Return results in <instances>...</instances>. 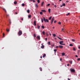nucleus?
I'll return each mask as SVG.
<instances>
[{"mask_svg": "<svg viewBox=\"0 0 80 80\" xmlns=\"http://www.w3.org/2000/svg\"><path fill=\"white\" fill-rule=\"evenodd\" d=\"M59 42L60 45H65V44L63 43V41H60Z\"/></svg>", "mask_w": 80, "mask_h": 80, "instance_id": "obj_3", "label": "nucleus"}, {"mask_svg": "<svg viewBox=\"0 0 80 80\" xmlns=\"http://www.w3.org/2000/svg\"><path fill=\"white\" fill-rule=\"evenodd\" d=\"M70 70L72 72H75V70L73 69H70Z\"/></svg>", "mask_w": 80, "mask_h": 80, "instance_id": "obj_4", "label": "nucleus"}, {"mask_svg": "<svg viewBox=\"0 0 80 80\" xmlns=\"http://www.w3.org/2000/svg\"><path fill=\"white\" fill-rule=\"evenodd\" d=\"M68 80H70V79H69V78H68Z\"/></svg>", "mask_w": 80, "mask_h": 80, "instance_id": "obj_58", "label": "nucleus"}, {"mask_svg": "<svg viewBox=\"0 0 80 80\" xmlns=\"http://www.w3.org/2000/svg\"><path fill=\"white\" fill-rule=\"evenodd\" d=\"M3 37H5V34L4 33H3Z\"/></svg>", "mask_w": 80, "mask_h": 80, "instance_id": "obj_42", "label": "nucleus"}, {"mask_svg": "<svg viewBox=\"0 0 80 80\" xmlns=\"http://www.w3.org/2000/svg\"><path fill=\"white\" fill-rule=\"evenodd\" d=\"M16 14H18L17 12H16Z\"/></svg>", "mask_w": 80, "mask_h": 80, "instance_id": "obj_59", "label": "nucleus"}, {"mask_svg": "<svg viewBox=\"0 0 80 80\" xmlns=\"http://www.w3.org/2000/svg\"><path fill=\"white\" fill-rule=\"evenodd\" d=\"M42 34H43V35H45V32L44 31H43L42 32Z\"/></svg>", "mask_w": 80, "mask_h": 80, "instance_id": "obj_28", "label": "nucleus"}, {"mask_svg": "<svg viewBox=\"0 0 80 80\" xmlns=\"http://www.w3.org/2000/svg\"><path fill=\"white\" fill-rule=\"evenodd\" d=\"M22 6H23V7H24V6H25V4L24 3H22Z\"/></svg>", "mask_w": 80, "mask_h": 80, "instance_id": "obj_35", "label": "nucleus"}, {"mask_svg": "<svg viewBox=\"0 0 80 80\" xmlns=\"http://www.w3.org/2000/svg\"><path fill=\"white\" fill-rule=\"evenodd\" d=\"M62 56H64V55H65V53L64 52L62 53Z\"/></svg>", "mask_w": 80, "mask_h": 80, "instance_id": "obj_14", "label": "nucleus"}, {"mask_svg": "<svg viewBox=\"0 0 80 80\" xmlns=\"http://www.w3.org/2000/svg\"><path fill=\"white\" fill-rule=\"evenodd\" d=\"M54 7H55V8H56L57 7V6L56 5H54Z\"/></svg>", "mask_w": 80, "mask_h": 80, "instance_id": "obj_49", "label": "nucleus"}, {"mask_svg": "<svg viewBox=\"0 0 80 80\" xmlns=\"http://www.w3.org/2000/svg\"><path fill=\"white\" fill-rule=\"evenodd\" d=\"M66 2H67V3H68V1H66Z\"/></svg>", "mask_w": 80, "mask_h": 80, "instance_id": "obj_54", "label": "nucleus"}, {"mask_svg": "<svg viewBox=\"0 0 80 80\" xmlns=\"http://www.w3.org/2000/svg\"><path fill=\"white\" fill-rule=\"evenodd\" d=\"M78 48H79V49H80V47H79Z\"/></svg>", "mask_w": 80, "mask_h": 80, "instance_id": "obj_64", "label": "nucleus"}, {"mask_svg": "<svg viewBox=\"0 0 80 80\" xmlns=\"http://www.w3.org/2000/svg\"><path fill=\"white\" fill-rule=\"evenodd\" d=\"M69 46H70V47H73V45L72 44H70L69 45Z\"/></svg>", "mask_w": 80, "mask_h": 80, "instance_id": "obj_15", "label": "nucleus"}, {"mask_svg": "<svg viewBox=\"0 0 80 80\" xmlns=\"http://www.w3.org/2000/svg\"><path fill=\"white\" fill-rule=\"evenodd\" d=\"M52 28H53V29H54V27H52Z\"/></svg>", "mask_w": 80, "mask_h": 80, "instance_id": "obj_62", "label": "nucleus"}, {"mask_svg": "<svg viewBox=\"0 0 80 80\" xmlns=\"http://www.w3.org/2000/svg\"><path fill=\"white\" fill-rule=\"evenodd\" d=\"M48 43L49 45H50V42H48Z\"/></svg>", "mask_w": 80, "mask_h": 80, "instance_id": "obj_44", "label": "nucleus"}, {"mask_svg": "<svg viewBox=\"0 0 80 80\" xmlns=\"http://www.w3.org/2000/svg\"><path fill=\"white\" fill-rule=\"evenodd\" d=\"M52 16L50 17L49 18V20H50L51 19H52Z\"/></svg>", "mask_w": 80, "mask_h": 80, "instance_id": "obj_24", "label": "nucleus"}, {"mask_svg": "<svg viewBox=\"0 0 80 80\" xmlns=\"http://www.w3.org/2000/svg\"><path fill=\"white\" fill-rule=\"evenodd\" d=\"M36 38H38V40H40V37L39 36H37Z\"/></svg>", "mask_w": 80, "mask_h": 80, "instance_id": "obj_6", "label": "nucleus"}, {"mask_svg": "<svg viewBox=\"0 0 80 80\" xmlns=\"http://www.w3.org/2000/svg\"><path fill=\"white\" fill-rule=\"evenodd\" d=\"M33 2H35V0H33Z\"/></svg>", "mask_w": 80, "mask_h": 80, "instance_id": "obj_51", "label": "nucleus"}, {"mask_svg": "<svg viewBox=\"0 0 80 80\" xmlns=\"http://www.w3.org/2000/svg\"><path fill=\"white\" fill-rule=\"evenodd\" d=\"M40 15H43V12H40Z\"/></svg>", "mask_w": 80, "mask_h": 80, "instance_id": "obj_20", "label": "nucleus"}, {"mask_svg": "<svg viewBox=\"0 0 80 80\" xmlns=\"http://www.w3.org/2000/svg\"><path fill=\"white\" fill-rule=\"evenodd\" d=\"M62 31H64V28H63V29H62Z\"/></svg>", "mask_w": 80, "mask_h": 80, "instance_id": "obj_46", "label": "nucleus"}, {"mask_svg": "<svg viewBox=\"0 0 80 80\" xmlns=\"http://www.w3.org/2000/svg\"><path fill=\"white\" fill-rule=\"evenodd\" d=\"M68 15H70V13H68L67 14H66V16H68Z\"/></svg>", "mask_w": 80, "mask_h": 80, "instance_id": "obj_39", "label": "nucleus"}, {"mask_svg": "<svg viewBox=\"0 0 80 80\" xmlns=\"http://www.w3.org/2000/svg\"><path fill=\"white\" fill-rule=\"evenodd\" d=\"M42 12H46V11L45 10H41Z\"/></svg>", "mask_w": 80, "mask_h": 80, "instance_id": "obj_12", "label": "nucleus"}, {"mask_svg": "<svg viewBox=\"0 0 80 80\" xmlns=\"http://www.w3.org/2000/svg\"><path fill=\"white\" fill-rule=\"evenodd\" d=\"M56 48H58V46H56Z\"/></svg>", "mask_w": 80, "mask_h": 80, "instance_id": "obj_43", "label": "nucleus"}, {"mask_svg": "<svg viewBox=\"0 0 80 80\" xmlns=\"http://www.w3.org/2000/svg\"><path fill=\"white\" fill-rule=\"evenodd\" d=\"M40 71H42V68H40Z\"/></svg>", "mask_w": 80, "mask_h": 80, "instance_id": "obj_31", "label": "nucleus"}, {"mask_svg": "<svg viewBox=\"0 0 80 80\" xmlns=\"http://www.w3.org/2000/svg\"><path fill=\"white\" fill-rule=\"evenodd\" d=\"M34 37H36V34H34Z\"/></svg>", "mask_w": 80, "mask_h": 80, "instance_id": "obj_37", "label": "nucleus"}, {"mask_svg": "<svg viewBox=\"0 0 80 80\" xmlns=\"http://www.w3.org/2000/svg\"><path fill=\"white\" fill-rule=\"evenodd\" d=\"M41 20H42V22H43V19L42 18L41 19Z\"/></svg>", "mask_w": 80, "mask_h": 80, "instance_id": "obj_40", "label": "nucleus"}, {"mask_svg": "<svg viewBox=\"0 0 80 80\" xmlns=\"http://www.w3.org/2000/svg\"><path fill=\"white\" fill-rule=\"evenodd\" d=\"M46 56V54H44V55L42 56V57L43 58H44Z\"/></svg>", "mask_w": 80, "mask_h": 80, "instance_id": "obj_16", "label": "nucleus"}, {"mask_svg": "<svg viewBox=\"0 0 80 80\" xmlns=\"http://www.w3.org/2000/svg\"><path fill=\"white\" fill-rule=\"evenodd\" d=\"M36 21H34V26H36Z\"/></svg>", "mask_w": 80, "mask_h": 80, "instance_id": "obj_7", "label": "nucleus"}, {"mask_svg": "<svg viewBox=\"0 0 80 80\" xmlns=\"http://www.w3.org/2000/svg\"><path fill=\"white\" fill-rule=\"evenodd\" d=\"M3 10H4L6 13H7V11H6V10L5 8H3Z\"/></svg>", "mask_w": 80, "mask_h": 80, "instance_id": "obj_29", "label": "nucleus"}, {"mask_svg": "<svg viewBox=\"0 0 80 80\" xmlns=\"http://www.w3.org/2000/svg\"><path fill=\"white\" fill-rule=\"evenodd\" d=\"M45 40H47V38H45Z\"/></svg>", "mask_w": 80, "mask_h": 80, "instance_id": "obj_53", "label": "nucleus"}, {"mask_svg": "<svg viewBox=\"0 0 80 80\" xmlns=\"http://www.w3.org/2000/svg\"><path fill=\"white\" fill-rule=\"evenodd\" d=\"M57 49H54V52H57Z\"/></svg>", "mask_w": 80, "mask_h": 80, "instance_id": "obj_36", "label": "nucleus"}, {"mask_svg": "<svg viewBox=\"0 0 80 80\" xmlns=\"http://www.w3.org/2000/svg\"><path fill=\"white\" fill-rule=\"evenodd\" d=\"M78 61H79V60H80V58H78L77 59Z\"/></svg>", "mask_w": 80, "mask_h": 80, "instance_id": "obj_41", "label": "nucleus"}, {"mask_svg": "<svg viewBox=\"0 0 80 80\" xmlns=\"http://www.w3.org/2000/svg\"><path fill=\"white\" fill-rule=\"evenodd\" d=\"M57 38H58L59 39V40H63V39H62V38H60V37H58V36H57Z\"/></svg>", "mask_w": 80, "mask_h": 80, "instance_id": "obj_10", "label": "nucleus"}, {"mask_svg": "<svg viewBox=\"0 0 80 80\" xmlns=\"http://www.w3.org/2000/svg\"><path fill=\"white\" fill-rule=\"evenodd\" d=\"M72 42H75V40L74 39H72Z\"/></svg>", "mask_w": 80, "mask_h": 80, "instance_id": "obj_13", "label": "nucleus"}, {"mask_svg": "<svg viewBox=\"0 0 80 80\" xmlns=\"http://www.w3.org/2000/svg\"><path fill=\"white\" fill-rule=\"evenodd\" d=\"M76 57L78 58V56L76 55Z\"/></svg>", "mask_w": 80, "mask_h": 80, "instance_id": "obj_52", "label": "nucleus"}, {"mask_svg": "<svg viewBox=\"0 0 80 80\" xmlns=\"http://www.w3.org/2000/svg\"><path fill=\"white\" fill-rule=\"evenodd\" d=\"M35 7H36V8H38V4L36 3L35 4Z\"/></svg>", "mask_w": 80, "mask_h": 80, "instance_id": "obj_8", "label": "nucleus"}, {"mask_svg": "<svg viewBox=\"0 0 80 80\" xmlns=\"http://www.w3.org/2000/svg\"><path fill=\"white\" fill-rule=\"evenodd\" d=\"M21 20H23V18H21Z\"/></svg>", "mask_w": 80, "mask_h": 80, "instance_id": "obj_48", "label": "nucleus"}, {"mask_svg": "<svg viewBox=\"0 0 80 80\" xmlns=\"http://www.w3.org/2000/svg\"><path fill=\"white\" fill-rule=\"evenodd\" d=\"M41 48H44V45H42L41 47Z\"/></svg>", "mask_w": 80, "mask_h": 80, "instance_id": "obj_19", "label": "nucleus"}, {"mask_svg": "<svg viewBox=\"0 0 80 80\" xmlns=\"http://www.w3.org/2000/svg\"><path fill=\"white\" fill-rule=\"evenodd\" d=\"M73 50H74V51H75V50H76V48H73Z\"/></svg>", "mask_w": 80, "mask_h": 80, "instance_id": "obj_22", "label": "nucleus"}, {"mask_svg": "<svg viewBox=\"0 0 80 80\" xmlns=\"http://www.w3.org/2000/svg\"><path fill=\"white\" fill-rule=\"evenodd\" d=\"M17 3V1H15L14 2V4L15 5H16Z\"/></svg>", "mask_w": 80, "mask_h": 80, "instance_id": "obj_17", "label": "nucleus"}, {"mask_svg": "<svg viewBox=\"0 0 80 80\" xmlns=\"http://www.w3.org/2000/svg\"><path fill=\"white\" fill-rule=\"evenodd\" d=\"M31 17H32V16L31 15H29L28 16V18H31Z\"/></svg>", "mask_w": 80, "mask_h": 80, "instance_id": "obj_27", "label": "nucleus"}, {"mask_svg": "<svg viewBox=\"0 0 80 80\" xmlns=\"http://www.w3.org/2000/svg\"><path fill=\"white\" fill-rule=\"evenodd\" d=\"M9 15H6L7 17V16H8Z\"/></svg>", "mask_w": 80, "mask_h": 80, "instance_id": "obj_57", "label": "nucleus"}, {"mask_svg": "<svg viewBox=\"0 0 80 80\" xmlns=\"http://www.w3.org/2000/svg\"><path fill=\"white\" fill-rule=\"evenodd\" d=\"M43 5H44V2H43L41 3V6L42 7Z\"/></svg>", "mask_w": 80, "mask_h": 80, "instance_id": "obj_9", "label": "nucleus"}, {"mask_svg": "<svg viewBox=\"0 0 80 80\" xmlns=\"http://www.w3.org/2000/svg\"><path fill=\"white\" fill-rule=\"evenodd\" d=\"M48 11L49 12V13H50V9L49 8L48 10Z\"/></svg>", "mask_w": 80, "mask_h": 80, "instance_id": "obj_25", "label": "nucleus"}, {"mask_svg": "<svg viewBox=\"0 0 80 80\" xmlns=\"http://www.w3.org/2000/svg\"><path fill=\"white\" fill-rule=\"evenodd\" d=\"M61 7H63V5H62L60 6Z\"/></svg>", "mask_w": 80, "mask_h": 80, "instance_id": "obj_50", "label": "nucleus"}, {"mask_svg": "<svg viewBox=\"0 0 80 80\" xmlns=\"http://www.w3.org/2000/svg\"><path fill=\"white\" fill-rule=\"evenodd\" d=\"M67 65V66H69V64H68Z\"/></svg>", "mask_w": 80, "mask_h": 80, "instance_id": "obj_60", "label": "nucleus"}, {"mask_svg": "<svg viewBox=\"0 0 80 80\" xmlns=\"http://www.w3.org/2000/svg\"><path fill=\"white\" fill-rule=\"evenodd\" d=\"M40 58H42V57L41 56Z\"/></svg>", "mask_w": 80, "mask_h": 80, "instance_id": "obj_56", "label": "nucleus"}, {"mask_svg": "<svg viewBox=\"0 0 80 80\" xmlns=\"http://www.w3.org/2000/svg\"><path fill=\"white\" fill-rule=\"evenodd\" d=\"M63 6H64V7H65V3H63L62 4Z\"/></svg>", "mask_w": 80, "mask_h": 80, "instance_id": "obj_30", "label": "nucleus"}, {"mask_svg": "<svg viewBox=\"0 0 80 80\" xmlns=\"http://www.w3.org/2000/svg\"><path fill=\"white\" fill-rule=\"evenodd\" d=\"M58 24H59V25H61V22H59L58 23Z\"/></svg>", "mask_w": 80, "mask_h": 80, "instance_id": "obj_32", "label": "nucleus"}, {"mask_svg": "<svg viewBox=\"0 0 80 80\" xmlns=\"http://www.w3.org/2000/svg\"><path fill=\"white\" fill-rule=\"evenodd\" d=\"M50 3L49 4H48V5H47V7H49V6H50Z\"/></svg>", "mask_w": 80, "mask_h": 80, "instance_id": "obj_34", "label": "nucleus"}, {"mask_svg": "<svg viewBox=\"0 0 80 80\" xmlns=\"http://www.w3.org/2000/svg\"><path fill=\"white\" fill-rule=\"evenodd\" d=\"M56 22H57V21L56 20H55L54 21V23H56Z\"/></svg>", "mask_w": 80, "mask_h": 80, "instance_id": "obj_45", "label": "nucleus"}, {"mask_svg": "<svg viewBox=\"0 0 80 80\" xmlns=\"http://www.w3.org/2000/svg\"><path fill=\"white\" fill-rule=\"evenodd\" d=\"M40 26H38V29H40Z\"/></svg>", "mask_w": 80, "mask_h": 80, "instance_id": "obj_38", "label": "nucleus"}, {"mask_svg": "<svg viewBox=\"0 0 80 80\" xmlns=\"http://www.w3.org/2000/svg\"><path fill=\"white\" fill-rule=\"evenodd\" d=\"M27 12H28V13H30V10H28L27 11Z\"/></svg>", "mask_w": 80, "mask_h": 80, "instance_id": "obj_18", "label": "nucleus"}, {"mask_svg": "<svg viewBox=\"0 0 80 80\" xmlns=\"http://www.w3.org/2000/svg\"><path fill=\"white\" fill-rule=\"evenodd\" d=\"M53 20H54V17H53L52 18V19L51 20V24H52V23H53Z\"/></svg>", "mask_w": 80, "mask_h": 80, "instance_id": "obj_5", "label": "nucleus"}, {"mask_svg": "<svg viewBox=\"0 0 80 80\" xmlns=\"http://www.w3.org/2000/svg\"><path fill=\"white\" fill-rule=\"evenodd\" d=\"M43 20L45 22H49L48 20V19H46L45 18V17L43 18Z\"/></svg>", "mask_w": 80, "mask_h": 80, "instance_id": "obj_2", "label": "nucleus"}, {"mask_svg": "<svg viewBox=\"0 0 80 80\" xmlns=\"http://www.w3.org/2000/svg\"><path fill=\"white\" fill-rule=\"evenodd\" d=\"M6 30H7V32H9V31H10V30H8V29H7Z\"/></svg>", "mask_w": 80, "mask_h": 80, "instance_id": "obj_47", "label": "nucleus"}, {"mask_svg": "<svg viewBox=\"0 0 80 80\" xmlns=\"http://www.w3.org/2000/svg\"><path fill=\"white\" fill-rule=\"evenodd\" d=\"M37 2H38V3H40V0H38Z\"/></svg>", "mask_w": 80, "mask_h": 80, "instance_id": "obj_33", "label": "nucleus"}, {"mask_svg": "<svg viewBox=\"0 0 80 80\" xmlns=\"http://www.w3.org/2000/svg\"><path fill=\"white\" fill-rule=\"evenodd\" d=\"M53 36L54 37H56V35L55 34H53Z\"/></svg>", "mask_w": 80, "mask_h": 80, "instance_id": "obj_26", "label": "nucleus"}, {"mask_svg": "<svg viewBox=\"0 0 80 80\" xmlns=\"http://www.w3.org/2000/svg\"><path fill=\"white\" fill-rule=\"evenodd\" d=\"M62 60V58H60V60L61 61Z\"/></svg>", "mask_w": 80, "mask_h": 80, "instance_id": "obj_55", "label": "nucleus"}, {"mask_svg": "<svg viewBox=\"0 0 80 80\" xmlns=\"http://www.w3.org/2000/svg\"><path fill=\"white\" fill-rule=\"evenodd\" d=\"M41 45H42L43 46V43H42V44H41Z\"/></svg>", "mask_w": 80, "mask_h": 80, "instance_id": "obj_63", "label": "nucleus"}, {"mask_svg": "<svg viewBox=\"0 0 80 80\" xmlns=\"http://www.w3.org/2000/svg\"><path fill=\"white\" fill-rule=\"evenodd\" d=\"M18 35L20 36L22 34V32L21 30H19L18 32Z\"/></svg>", "mask_w": 80, "mask_h": 80, "instance_id": "obj_1", "label": "nucleus"}, {"mask_svg": "<svg viewBox=\"0 0 80 80\" xmlns=\"http://www.w3.org/2000/svg\"><path fill=\"white\" fill-rule=\"evenodd\" d=\"M52 5H54V3H52Z\"/></svg>", "mask_w": 80, "mask_h": 80, "instance_id": "obj_61", "label": "nucleus"}, {"mask_svg": "<svg viewBox=\"0 0 80 80\" xmlns=\"http://www.w3.org/2000/svg\"><path fill=\"white\" fill-rule=\"evenodd\" d=\"M59 48H63V46L61 45H60L59 46Z\"/></svg>", "mask_w": 80, "mask_h": 80, "instance_id": "obj_11", "label": "nucleus"}, {"mask_svg": "<svg viewBox=\"0 0 80 80\" xmlns=\"http://www.w3.org/2000/svg\"><path fill=\"white\" fill-rule=\"evenodd\" d=\"M69 63H70V64H72V61H69Z\"/></svg>", "mask_w": 80, "mask_h": 80, "instance_id": "obj_23", "label": "nucleus"}, {"mask_svg": "<svg viewBox=\"0 0 80 80\" xmlns=\"http://www.w3.org/2000/svg\"><path fill=\"white\" fill-rule=\"evenodd\" d=\"M42 28H43V29H44L45 28V27H44V26H42Z\"/></svg>", "mask_w": 80, "mask_h": 80, "instance_id": "obj_21", "label": "nucleus"}]
</instances>
